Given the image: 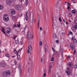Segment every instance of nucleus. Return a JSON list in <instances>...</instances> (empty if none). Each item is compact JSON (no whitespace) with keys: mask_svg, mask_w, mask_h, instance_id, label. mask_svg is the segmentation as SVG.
<instances>
[{"mask_svg":"<svg viewBox=\"0 0 77 77\" xmlns=\"http://www.w3.org/2000/svg\"><path fill=\"white\" fill-rule=\"evenodd\" d=\"M2 74L5 77L9 76L11 75V72L9 70H6L3 72Z\"/></svg>","mask_w":77,"mask_h":77,"instance_id":"f257e3e1","label":"nucleus"},{"mask_svg":"<svg viewBox=\"0 0 77 77\" xmlns=\"http://www.w3.org/2000/svg\"><path fill=\"white\" fill-rule=\"evenodd\" d=\"M3 20L4 21H9V16L7 14H5Z\"/></svg>","mask_w":77,"mask_h":77,"instance_id":"f03ea898","label":"nucleus"},{"mask_svg":"<svg viewBox=\"0 0 77 77\" xmlns=\"http://www.w3.org/2000/svg\"><path fill=\"white\" fill-rule=\"evenodd\" d=\"M16 9L17 10L21 11V7L19 5H16Z\"/></svg>","mask_w":77,"mask_h":77,"instance_id":"7ed1b4c3","label":"nucleus"},{"mask_svg":"<svg viewBox=\"0 0 77 77\" xmlns=\"http://www.w3.org/2000/svg\"><path fill=\"white\" fill-rule=\"evenodd\" d=\"M6 3L7 5H11V3H12V1H9L8 0H6Z\"/></svg>","mask_w":77,"mask_h":77,"instance_id":"20e7f679","label":"nucleus"},{"mask_svg":"<svg viewBox=\"0 0 77 77\" xmlns=\"http://www.w3.org/2000/svg\"><path fill=\"white\" fill-rule=\"evenodd\" d=\"M6 33H7L9 34V33L11 32L12 31V30H11V29H10V28H7L6 29Z\"/></svg>","mask_w":77,"mask_h":77,"instance_id":"39448f33","label":"nucleus"},{"mask_svg":"<svg viewBox=\"0 0 77 77\" xmlns=\"http://www.w3.org/2000/svg\"><path fill=\"white\" fill-rule=\"evenodd\" d=\"M17 59L18 60H20L21 59V57L20 56V55L19 54L18 52H17Z\"/></svg>","mask_w":77,"mask_h":77,"instance_id":"423d86ee","label":"nucleus"},{"mask_svg":"<svg viewBox=\"0 0 77 77\" xmlns=\"http://www.w3.org/2000/svg\"><path fill=\"white\" fill-rule=\"evenodd\" d=\"M48 48V45L47 44H45V50L46 53H47Z\"/></svg>","mask_w":77,"mask_h":77,"instance_id":"0eeeda50","label":"nucleus"},{"mask_svg":"<svg viewBox=\"0 0 77 77\" xmlns=\"http://www.w3.org/2000/svg\"><path fill=\"white\" fill-rule=\"evenodd\" d=\"M70 46L71 48H72V50H74V49L75 47H74V45L73 44L71 43L70 44Z\"/></svg>","mask_w":77,"mask_h":77,"instance_id":"6e6552de","label":"nucleus"},{"mask_svg":"<svg viewBox=\"0 0 77 77\" xmlns=\"http://www.w3.org/2000/svg\"><path fill=\"white\" fill-rule=\"evenodd\" d=\"M69 66H70L72 68L74 67V66L73 65L72 63H69L68 64Z\"/></svg>","mask_w":77,"mask_h":77,"instance_id":"1a4fd4ad","label":"nucleus"},{"mask_svg":"<svg viewBox=\"0 0 77 77\" xmlns=\"http://www.w3.org/2000/svg\"><path fill=\"white\" fill-rule=\"evenodd\" d=\"M31 37V33L30 32H29L28 34V39H29Z\"/></svg>","mask_w":77,"mask_h":77,"instance_id":"9d476101","label":"nucleus"},{"mask_svg":"<svg viewBox=\"0 0 77 77\" xmlns=\"http://www.w3.org/2000/svg\"><path fill=\"white\" fill-rule=\"evenodd\" d=\"M14 27H20V24H17V23H15L14 25Z\"/></svg>","mask_w":77,"mask_h":77,"instance_id":"9b49d317","label":"nucleus"},{"mask_svg":"<svg viewBox=\"0 0 77 77\" xmlns=\"http://www.w3.org/2000/svg\"><path fill=\"white\" fill-rule=\"evenodd\" d=\"M0 65L1 66L4 67V66H5V63L4 62H2L1 63Z\"/></svg>","mask_w":77,"mask_h":77,"instance_id":"f8f14e48","label":"nucleus"},{"mask_svg":"<svg viewBox=\"0 0 77 77\" xmlns=\"http://www.w3.org/2000/svg\"><path fill=\"white\" fill-rule=\"evenodd\" d=\"M28 48L29 49V50L30 51H32V46L30 45H29L28 46Z\"/></svg>","mask_w":77,"mask_h":77,"instance_id":"ddd939ff","label":"nucleus"},{"mask_svg":"<svg viewBox=\"0 0 77 77\" xmlns=\"http://www.w3.org/2000/svg\"><path fill=\"white\" fill-rule=\"evenodd\" d=\"M27 14L28 13L27 12H26V15H25V19H26V21H27V19H28V17H27Z\"/></svg>","mask_w":77,"mask_h":77,"instance_id":"4468645a","label":"nucleus"},{"mask_svg":"<svg viewBox=\"0 0 77 77\" xmlns=\"http://www.w3.org/2000/svg\"><path fill=\"white\" fill-rule=\"evenodd\" d=\"M34 19V18H33V17H32V18H30V21L31 24H33V21Z\"/></svg>","mask_w":77,"mask_h":77,"instance_id":"2eb2a0df","label":"nucleus"},{"mask_svg":"<svg viewBox=\"0 0 77 77\" xmlns=\"http://www.w3.org/2000/svg\"><path fill=\"white\" fill-rule=\"evenodd\" d=\"M11 14L12 15H14V14H15V11L14 10H13L11 11Z\"/></svg>","mask_w":77,"mask_h":77,"instance_id":"dca6fc26","label":"nucleus"},{"mask_svg":"<svg viewBox=\"0 0 77 77\" xmlns=\"http://www.w3.org/2000/svg\"><path fill=\"white\" fill-rule=\"evenodd\" d=\"M63 51H64V49H61V56L62 57H63Z\"/></svg>","mask_w":77,"mask_h":77,"instance_id":"f3484780","label":"nucleus"},{"mask_svg":"<svg viewBox=\"0 0 77 77\" xmlns=\"http://www.w3.org/2000/svg\"><path fill=\"white\" fill-rule=\"evenodd\" d=\"M28 70L29 72H32V69H31V68L30 67L28 68Z\"/></svg>","mask_w":77,"mask_h":77,"instance_id":"a211bd4d","label":"nucleus"},{"mask_svg":"<svg viewBox=\"0 0 77 77\" xmlns=\"http://www.w3.org/2000/svg\"><path fill=\"white\" fill-rule=\"evenodd\" d=\"M53 36L54 38H57V35L55 33H54L53 35Z\"/></svg>","mask_w":77,"mask_h":77,"instance_id":"6ab92c4d","label":"nucleus"},{"mask_svg":"<svg viewBox=\"0 0 77 77\" xmlns=\"http://www.w3.org/2000/svg\"><path fill=\"white\" fill-rule=\"evenodd\" d=\"M1 31L2 32H3V33H5V29H4V28H2V29H1Z\"/></svg>","mask_w":77,"mask_h":77,"instance_id":"aec40b11","label":"nucleus"},{"mask_svg":"<svg viewBox=\"0 0 77 77\" xmlns=\"http://www.w3.org/2000/svg\"><path fill=\"white\" fill-rule=\"evenodd\" d=\"M3 8V7L2 5H0V10H2Z\"/></svg>","mask_w":77,"mask_h":77,"instance_id":"412c9836","label":"nucleus"},{"mask_svg":"<svg viewBox=\"0 0 77 77\" xmlns=\"http://www.w3.org/2000/svg\"><path fill=\"white\" fill-rule=\"evenodd\" d=\"M25 4L26 5H27L29 4V1L27 0H26Z\"/></svg>","mask_w":77,"mask_h":77,"instance_id":"4be33fe9","label":"nucleus"},{"mask_svg":"<svg viewBox=\"0 0 77 77\" xmlns=\"http://www.w3.org/2000/svg\"><path fill=\"white\" fill-rule=\"evenodd\" d=\"M5 56L6 57H9L10 56H9V54L7 53L6 55H5Z\"/></svg>","mask_w":77,"mask_h":77,"instance_id":"5701e85b","label":"nucleus"},{"mask_svg":"<svg viewBox=\"0 0 77 77\" xmlns=\"http://www.w3.org/2000/svg\"><path fill=\"white\" fill-rule=\"evenodd\" d=\"M12 20H15L16 18V17L15 16H13L12 17Z\"/></svg>","mask_w":77,"mask_h":77,"instance_id":"b1692460","label":"nucleus"},{"mask_svg":"<svg viewBox=\"0 0 77 77\" xmlns=\"http://www.w3.org/2000/svg\"><path fill=\"white\" fill-rule=\"evenodd\" d=\"M19 70L20 71V76H21V72H22V70H21V69L20 68L19 69Z\"/></svg>","mask_w":77,"mask_h":77,"instance_id":"393cba45","label":"nucleus"},{"mask_svg":"<svg viewBox=\"0 0 77 77\" xmlns=\"http://www.w3.org/2000/svg\"><path fill=\"white\" fill-rule=\"evenodd\" d=\"M77 42V40L76 39H75L73 40V43L75 44Z\"/></svg>","mask_w":77,"mask_h":77,"instance_id":"a878e982","label":"nucleus"},{"mask_svg":"<svg viewBox=\"0 0 77 77\" xmlns=\"http://www.w3.org/2000/svg\"><path fill=\"white\" fill-rule=\"evenodd\" d=\"M19 43V42L18 41V40H16L15 41V43H16V44H18V43Z\"/></svg>","mask_w":77,"mask_h":77,"instance_id":"bb28decb","label":"nucleus"},{"mask_svg":"<svg viewBox=\"0 0 77 77\" xmlns=\"http://www.w3.org/2000/svg\"><path fill=\"white\" fill-rule=\"evenodd\" d=\"M72 14H75V11L74 10H73L72 11Z\"/></svg>","mask_w":77,"mask_h":77,"instance_id":"cd10ccee","label":"nucleus"},{"mask_svg":"<svg viewBox=\"0 0 77 77\" xmlns=\"http://www.w3.org/2000/svg\"><path fill=\"white\" fill-rule=\"evenodd\" d=\"M39 45L40 46H41L42 45V41H41L40 42Z\"/></svg>","mask_w":77,"mask_h":77,"instance_id":"c85d7f7f","label":"nucleus"},{"mask_svg":"<svg viewBox=\"0 0 77 77\" xmlns=\"http://www.w3.org/2000/svg\"><path fill=\"white\" fill-rule=\"evenodd\" d=\"M51 69H49L48 73L49 74H50L51 73Z\"/></svg>","mask_w":77,"mask_h":77,"instance_id":"c756f323","label":"nucleus"},{"mask_svg":"<svg viewBox=\"0 0 77 77\" xmlns=\"http://www.w3.org/2000/svg\"><path fill=\"white\" fill-rule=\"evenodd\" d=\"M54 57H52L51 58V61H52V62H53V61H54Z\"/></svg>","mask_w":77,"mask_h":77,"instance_id":"7c9ffc66","label":"nucleus"},{"mask_svg":"<svg viewBox=\"0 0 77 77\" xmlns=\"http://www.w3.org/2000/svg\"><path fill=\"white\" fill-rule=\"evenodd\" d=\"M56 56H58V55H59V52H58V51H56Z\"/></svg>","mask_w":77,"mask_h":77,"instance_id":"2f4dec72","label":"nucleus"},{"mask_svg":"<svg viewBox=\"0 0 77 77\" xmlns=\"http://www.w3.org/2000/svg\"><path fill=\"white\" fill-rule=\"evenodd\" d=\"M53 62H52V63H50L49 66H53Z\"/></svg>","mask_w":77,"mask_h":77,"instance_id":"473e14b6","label":"nucleus"},{"mask_svg":"<svg viewBox=\"0 0 77 77\" xmlns=\"http://www.w3.org/2000/svg\"><path fill=\"white\" fill-rule=\"evenodd\" d=\"M59 17L60 18L59 19V20L61 22V21H62V19L60 17V16Z\"/></svg>","mask_w":77,"mask_h":77,"instance_id":"72a5a7b5","label":"nucleus"},{"mask_svg":"<svg viewBox=\"0 0 77 77\" xmlns=\"http://www.w3.org/2000/svg\"><path fill=\"white\" fill-rule=\"evenodd\" d=\"M17 66L18 68H20V64H17Z\"/></svg>","mask_w":77,"mask_h":77,"instance_id":"f704fd0d","label":"nucleus"},{"mask_svg":"<svg viewBox=\"0 0 77 77\" xmlns=\"http://www.w3.org/2000/svg\"><path fill=\"white\" fill-rule=\"evenodd\" d=\"M21 50H22V48H21V49H19V50H18V51H17V52H18V53H19L18 51L20 52V51H21Z\"/></svg>","mask_w":77,"mask_h":77,"instance_id":"c9c22d12","label":"nucleus"},{"mask_svg":"<svg viewBox=\"0 0 77 77\" xmlns=\"http://www.w3.org/2000/svg\"><path fill=\"white\" fill-rule=\"evenodd\" d=\"M38 29H39V22H38Z\"/></svg>","mask_w":77,"mask_h":77,"instance_id":"e433bc0d","label":"nucleus"},{"mask_svg":"<svg viewBox=\"0 0 77 77\" xmlns=\"http://www.w3.org/2000/svg\"><path fill=\"white\" fill-rule=\"evenodd\" d=\"M52 50L53 51H54V52L55 51L54 49V48H53V47H52Z\"/></svg>","mask_w":77,"mask_h":77,"instance_id":"4c0bfd02","label":"nucleus"},{"mask_svg":"<svg viewBox=\"0 0 77 77\" xmlns=\"http://www.w3.org/2000/svg\"><path fill=\"white\" fill-rule=\"evenodd\" d=\"M75 39V37H72V40H74V39Z\"/></svg>","mask_w":77,"mask_h":77,"instance_id":"58836bf2","label":"nucleus"},{"mask_svg":"<svg viewBox=\"0 0 77 77\" xmlns=\"http://www.w3.org/2000/svg\"><path fill=\"white\" fill-rule=\"evenodd\" d=\"M14 53H17V51H16V49H14Z\"/></svg>","mask_w":77,"mask_h":77,"instance_id":"ea45409f","label":"nucleus"},{"mask_svg":"<svg viewBox=\"0 0 77 77\" xmlns=\"http://www.w3.org/2000/svg\"><path fill=\"white\" fill-rule=\"evenodd\" d=\"M69 32H70V34H71V35H73V33H72V32L70 31Z\"/></svg>","mask_w":77,"mask_h":77,"instance_id":"a19ab883","label":"nucleus"},{"mask_svg":"<svg viewBox=\"0 0 77 77\" xmlns=\"http://www.w3.org/2000/svg\"><path fill=\"white\" fill-rule=\"evenodd\" d=\"M74 27H75V29H77V25H75Z\"/></svg>","mask_w":77,"mask_h":77,"instance_id":"79ce46f5","label":"nucleus"},{"mask_svg":"<svg viewBox=\"0 0 77 77\" xmlns=\"http://www.w3.org/2000/svg\"><path fill=\"white\" fill-rule=\"evenodd\" d=\"M30 50L29 49H28L27 50V53H30V51H29Z\"/></svg>","mask_w":77,"mask_h":77,"instance_id":"37998d69","label":"nucleus"},{"mask_svg":"<svg viewBox=\"0 0 77 77\" xmlns=\"http://www.w3.org/2000/svg\"><path fill=\"white\" fill-rule=\"evenodd\" d=\"M41 62H43V59H42V58H41Z\"/></svg>","mask_w":77,"mask_h":77,"instance_id":"c03bdc74","label":"nucleus"},{"mask_svg":"<svg viewBox=\"0 0 77 77\" xmlns=\"http://www.w3.org/2000/svg\"><path fill=\"white\" fill-rule=\"evenodd\" d=\"M20 45H23V43H22V42H20Z\"/></svg>","mask_w":77,"mask_h":77,"instance_id":"a18cd8bd","label":"nucleus"},{"mask_svg":"<svg viewBox=\"0 0 77 77\" xmlns=\"http://www.w3.org/2000/svg\"><path fill=\"white\" fill-rule=\"evenodd\" d=\"M46 76V74L44 73V77H45Z\"/></svg>","mask_w":77,"mask_h":77,"instance_id":"49530a36","label":"nucleus"},{"mask_svg":"<svg viewBox=\"0 0 77 77\" xmlns=\"http://www.w3.org/2000/svg\"><path fill=\"white\" fill-rule=\"evenodd\" d=\"M38 21H40V18H38Z\"/></svg>","mask_w":77,"mask_h":77,"instance_id":"de8ad7c7","label":"nucleus"},{"mask_svg":"<svg viewBox=\"0 0 77 77\" xmlns=\"http://www.w3.org/2000/svg\"><path fill=\"white\" fill-rule=\"evenodd\" d=\"M40 18V16L39 15V14H38V18Z\"/></svg>","mask_w":77,"mask_h":77,"instance_id":"09e8293b","label":"nucleus"},{"mask_svg":"<svg viewBox=\"0 0 77 77\" xmlns=\"http://www.w3.org/2000/svg\"><path fill=\"white\" fill-rule=\"evenodd\" d=\"M75 53H76V51H75V50H74V52H73V54H75Z\"/></svg>","mask_w":77,"mask_h":77,"instance_id":"8fccbe9b","label":"nucleus"},{"mask_svg":"<svg viewBox=\"0 0 77 77\" xmlns=\"http://www.w3.org/2000/svg\"><path fill=\"white\" fill-rule=\"evenodd\" d=\"M50 66V69H51V68H52V67H53V66Z\"/></svg>","mask_w":77,"mask_h":77,"instance_id":"3c124183","label":"nucleus"},{"mask_svg":"<svg viewBox=\"0 0 77 77\" xmlns=\"http://www.w3.org/2000/svg\"><path fill=\"white\" fill-rule=\"evenodd\" d=\"M75 68H77V65H75Z\"/></svg>","mask_w":77,"mask_h":77,"instance_id":"603ef678","label":"nucleus"},{"mask_svg":"<svg viewBox=\"0 0 77 77\" xmlns=\"http://www.w3.org/2000/svg\"><path fill=\"white\" fill-rule=\"evenodd\" d=\"M14 63H15V65H17V61H15L14 62Z\"/></svg>","mask_w":77,"mask_h":77,"instance_id":"864d4df0","label":"nucleus"},{"mask_svg":"<svg viewBox=\"0 0 77 77\" xmlns=\"http://www.w3.org/2000/svg\"><path fill=\"white\" fill-rule=\"evenodd\" d=\"M67 74V75H69V72H68Z\"/></svg>","mask_w":77,"mask_h":77,"instance_id":"5fc2aeb1","label":"nucleus"},{"mask_svg":"<svg viewBox=\"0 0 77 77\" xmlns=\"http://www.w3.org/2000/svg\"><path fill=\"white\" fill-rule=\"evenodd\" d=\"M40 30H42V27H40Z\"/></svg>","mask_w":77,"mask_h":77,"instance_id":"6e6d98bb","label":"nucleus"},{"mask_svg":"<svg viewBox=\"0 0 77 77\" xmlns=\"http://www.w3.org/2000/svg\"><path fill=\"white\" fill-rule=\"evenodd\" d=\"M53 25H54V24H53V29L54 28V26H53Z\"/></svg>","mask_w":77,"mask_h":77,"instance_id":"4d7b16f0","label":"nucleus"},{"mask_svg":"<svg viewBox=\"0 0 77 77\" xmlns=\"http://www.w3.org/2000/svg\"><path fill=\"white\" fill-rule=\"evenodd\" d=\"M70 8V7H69V6H68V8H67V9H69V8Z\"/></svg>","mask_w":77,"mask_h":77,"instance_id":"13d9d810","label":"nucleus"},{"mask_svg":"<svg viewBox=\"0 0 77 77\" xmlns=\"http://www.w3.org/2000/svg\"><path fill=\"white\" fill-rule=\"evenodd\" d=\"M31 65H33V62H31Z\"/></svg>","mask_w":77,"mask_h":77,"instance_id":"bf43d9fd","label":"nucleus"},{"mask_svg":"<svg viewBox=\"0 0 77 77\" xmlns=\"http://www.w3.org/2000/svg\"><path fill=\"white\" fill-rule=\"evenodd\" d=\"M14 39H15V38H17V36H14Z\"/></svg>","mask_w":77,"mask_h":77,"instance_id":"052dcab7","label":"nucleus"},{"mask_svg":"<svg viewBox=\"0 0 77 77\" xmlns=\"http://www.w3.org/2000/svg\"><path fill=\"white\" fill-rule=\"evenodd\" d=\"M56 42H57V43H58V42H59V40H56Z\"/></svg>","mask_w":77,"mask_h":77,"instance_id":"680f3d73","label":"nucleus"},{"mask_svg":"<svg viewBox=\"0 0 77 77\" xmlns=\"http://www.w3.org/2000/svg\"><path fill=\"white\" fill-rule=\"evenodd\" d=\"M32 39H33V35H32Z\"/></svg>","mask_w":77,"mask_h":77,"instance_id":"e2e57ef3","label":"nucleus"},{"mask_svg":"<svg viewBox=\"0 0 77 77\" xmlns=\"http://www.w3.org/2000/svg\"><path fill=\"white\" fill-rule=\"evenodd\" d=\"M63 21L64 22V23H65V19H63Z\"/></svg>","mask_w":77,"mask_h":77,"instance_id":"0e129e2a","label":"nucleus"},{"mask_svg":"<svg viewBox=\"0 0 77 77\" xmlns=\"http://www.w3.org/2000/svg\"><path fill=\"white\" fill-rule=\"evenodd\" d=\"M69 20V23H71V20Z\"/></svg>","mask_w":77,"mask_h":77,"instance_id":"69168bd1","label":"nucleus"},{"mask_svg":"<svg viewBox=\"0 0 77 77\" xmlns=\"http://www.w3.org/2000/svg\"><path fill=\"white\" fill-rule=\"evenodd\" d=\"M66 24H68V22L67 21L66 22Z\"/></svg>","mask_w":77,"mask_h":77,"instance_id":"338daca9","label":"nucleus"},{"mask_svg":"<svg viewBox=\"0 0 77 77\" xmlns=\"http://www.w3.org/2000/svg\"><path fill=\"white\" fill-rule=\"evenodd\" d=\"M36 20L35 19H34V22H36Z\"/></svg>","mask_w":77,"mask_h":77,"instance_id":"774afa93","label":"nucleus"}]
</instances>
